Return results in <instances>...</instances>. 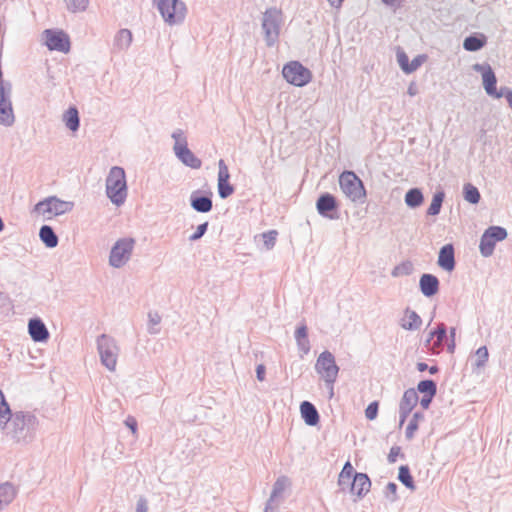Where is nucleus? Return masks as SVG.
Returning <instances> with one entry per match:
<instances>
[{
  "label": "nucleus",
  "instance_id": "nucleus-34",
  "mask_svg": "<svg viewBox=\"0 0 512 512\" xmlns=\"http://www.w3.org/2000/svg\"><path fill=\"white\" fill-rule=\"evenodd\" d=\"M11 414L12 413L5 396L0 390V430H4V427L11 419Z\"/></svg>",
  "mask_w": 512,
  "mask_h": 512
},
{
  "label": "nucleus",
  "instance_id": "nucleus-14",
  "mask_svg": "<svg viewBox=\"0 0 512 512\" xmlns=\"http://www.w3.org/2000/svg\"><path fill=\"white\" fill-rule=\"evenodd\" d=\"M45 43L50 50L68 52L70 42L68 36L62 31L46 30L44 32Z\"/></svg>",
  "mask_w": 512,
  "mask_h": 512
},
{
  "label": "nucleus",
  "instance_id": "nucleus-10",
  "mask_svg": "<svg viewBox=\"0 0 512 512\" xmlns=\"http://www.w3.org/2000/svg\"><path fill=\"white\" fill-rule=\"evenodd\" d=\"M14 123L12 84L8 81H2L0 82V124L5 127H11Z\"/></svg>",
  "mask_w": 512,
  "mask_h": 512
},
{
  "label": "nucleus",
  "instance_id": "nucleus-26",
  "mask_svg": "<svg viewBox=\"0 0 512 512\" xmlns=\"http://www.w3.org/2000/svg\"><path fill=\"white\" fill-rule=\"evenodd\" d=\"M354 475H355L354 468H353L352 464L349 461H347L344 464V466L338 476L339 487L342 490L349 488V486L352 483L351 479L354 478Z\"/></svg>",
  "mask_w": 512,
  "mask_h": 512
},
{
  "label": "nucleus",
  "instance_id": "nucleus-37",
  "mask_svg": "<svg viewBox=\"0 0 512 512\" xmlns=\"http://www.w3.org/2000/svg\"><path fill=\"white\" fill-rule=\"evenodd\" d=\"M463 194L464 199L471 204H477L480 201L479 190L470 183L464 185Z\"/></svg>",
  "mask_w": 512,
  "mask_h": 512
},
{
  "label": "nucleus",
  "instance_id": "nucleus-12",
  "mask_svg": "<svg viewBox=\"0 0 512 512\" xmlns=\"http://www.w3.org/2000/svg\"><path fill=\"white\" fill-rule=\"evenodd\" d=\"M282 75L288 83L298 87L306 85L311 80V72L297 61L286 64Z\"/></svg>",
  "mask_w": 512,
  "mask_h": 512
},
{
  "label": "nucleus",
  "instance_id": "nucleus-23",
  "mask_svg": "<svg viewBox=\"0 0 512 512\" xmlns=\"http://www.w3.org/2000/svg\"><path fill=\"white\" fill-rule=\"evenodd\" d=\"M300 413L304 422L309 426H315L319 422V414L315 406L308 402L303 401L300 405Z\"/></svg>",
  "mask_w": 512,
  "mask_h": 512
},
{
  "label": "nucleus",
  "instance_id": "nucleus-48",
  "mask_svg": "<svg viewBox=\"0 0 512 512\" xmlns=\"http://www.w3.org/2000/svg\"><path fill=\"white\" fill-rule=\"evenodd\" d=\"M230 179V173L224 160L220 159L218 162V177L217 181H225Z\"/></svg>",
  "mask_w": 512,
  "mask_h": 512
},
{
  "label": "nucleus",
  "instance_id": "nucleus-15",
  "mask_svg": "<svg viewBox=\"0 0 512 512\" xmlns=\"http://www.w3.org/2000/svg\"><path fill=\"white\" fill-rule=\"evenodd\" d=\"M28 333L34 342H46L49 339V331L40 318H32L28 321Z\"/></svg>",
  "mask_w": 512,
  "mask_h": 512
},
{
  "label": "nucleus",
  "instance_id": "nucleus-52",
  "mask_svg": "<svg viewBox=\"0 0 512 512\" xmlns=\"http://www.w3.org/2000/svg\"><path fill=\"white\" fill-rule=\"evenodd\" d=\"M295 340H296V343H297V346H298V349L300 352V356L303 357L304 355H307L310 351L309 339L303 338V339H295Z\"/></svg>",
  "mask_w": 512,
  "mask_h": 512
},
{
  "label": "nucleus",
  "instance_id": "nucleus-38",
  "mask_svg": "<svg viewBox=\"0 0 512 512\" xmlns=\"http://www.w3.org/2000/svg\"><path fill=\"white\" fill-rule=\"evenodd\" d=\"M489 353L486 346L478 348L473 356V366L477 369L483 368L488 361Z\"/></svg>",
  "mask_w": 512,
  "mask_h": 512
},
{
  "label": "nucleus",
  "instance_id": "nucleus-5",
  "mask_svg": "<svg viewBox=\"0 0 512 512\" xmlns=\"http://www.w3.org/2000/svg\"><path fill=\"white\" fill-rule=\"evenodd\" d=\"M96 345L101 364L110 372L116 371L120 353L117 341L106 334H102L97 337Z\"/></svg>",
  "mask_w": 512,
  "mask_h": 512
},
{
  "label": "nucleus",
  "instance_id": "nucleus-47",
  "mask_svg": "<svg viewBox=\"0 0 512 512\" xmlns=\"http://www.w3.org/2000/svg\"><path fill=\"white\" fill-rule=\"evenodd\" d=\"M161 322V317L157 313H149V326L148 331L151 334H156L159 332L157 326Z\"/></svg>",
  "mask_w": 512,
  "mask_h": 512
},
{
  "label": "nucleus",
  "instance_id": "nucleus-2",
  "mask_svg": "<svg viewBox=\"0 0 512 512\" xmlns=\"http://www.w3.org/2000/svg\"><path fill=\"white\" fill-rule=\"evenodd\" d=\"M106 195L117 207L122 206L128 196V186L125 170L120 166L110 168L105 180Z\"/></svg>",
  "mask_w": 512,
  "mask_h": 512
},
{
  "label": "nucleus",
  "instance_id": "nucleus-3",
  "mask_svg": "<svg viewBox=\"0 0 512 512\" xmlns=\"http://www.w3.org/2000/svg\"><path fill=\"white\" fill-rule=\"evenodd\" d=\"M283 25L284 15L280 9L270 7L263 12L261 30L266 46L273 47L277 44Z\"/></svg>",
  "mask_w": 512,
  "mask_h": 512
},
{
  "label": "nucleus",
  "instance_id": "nucleus-27",
  "mask_svg": "<svg viewBox=\"0 0 512 512\" xmlns=\"http://www.w3.org/2000/svg\"><path fill=\"white\" fill-rule=\"evenodd\" d=\"M436 337V340L431 345V350L435 353H438L442 347V342L444 338H446V329L443 324H441L436 330L431 331L429 333V338L427 339V345H430L433 338Z\"/></svg>",
  "mask_w": 512,
  "mask_h": 512
},
{
  "label": "nucleus",
  "instance_id": "nucleus-20",
  "mask_svg": "<svg viewBox=\"0 0 512 512\" xmlns=\"http://www.w3.org/2000/svg\"><path fill=\"white\" fill-rule=\"evenodd\" d=\"M422 325L421 317L413 310L407 308L400 320V326L404 330L416 331L419 330Z\"/></svg>",
  "mask_w": 512,
  "mask_h": 512
},
{
  "label": "nucleus",
  "instance_id": "nucleus-35",
  "mask_svg": "<svg viewBox=\"0 0 512 512\" xmlns=\"http://www.w3.org/2000/svg\"><path fill=\"white\" fill-rule=\"evenodd\" d=\"M171 137L174 140L173 152L188 147L187 137L182 129H175L172 132Z\"/></svg>",
  "mask_w": 512,
  "mask_h": 512
},
{
  "label": "nucleus",
  "instance_id": "nucleus-41",
  "mask_svg": "<svg viewBox=\"0 0 512 512\" xmlns=\"http://www.w3.org/2000/svg\"><path fill=\"white\" fill-rule=\"evenodd\" d=\"M417 389L425 395L433 397L436 394V383L433 380H423L418 383Z\"/></svg>",
  "mask_w": 512,
  "mask_h": 512
},
{
  "label": "nucleus",
  "instance_id": "nucleus-4",
  "mask_svg": "<svg viewBox=\"0 0 512 512\" xmlns=\"http://www.w3.org/2000/svg\"><path fill=\"white\" fill-rule=\"evenodd\" d=\"M74 208V202L64 201L56 196H49L39 201L33 211L42 216L44 220H51L55 217L69 213Z\"/></svg>",
  "mask_w": 512,
  "mask_h": 512
},
{
  "label": "nucleus",
  "instance_id": "nucleus-59",
  "mask_svg": "<svg viewBox=\"0 0 512 512\" xmlns=\"http://www.w3.org/2000/svg\"><path fill=\"white\" fill-rule=\"evenodd\" d=\"M265 372H266V369H265V366L263 364H259L257 367H256V377L259 381H264L265 380Z\"/></svg>",
  "mask_w": 512,
  "mask_h": 512
},
{
  "label": "nucleus",
  "instance_id": "nucleus-1",
  "mask_svg": "<svg viewBox=\"0 0 512 512\" xmlns=\"http://www.w3.org/2000/svg\"><path fill=\"white\" fill-rule=\"evenodd\" d=\"M38 425L36 416L31 413L16 412L4 427L6 435L17 443H27L34 437Z\"/></svg>",
  "mask_w": 512,
  "mask_h": 512
},
{
  "label": "nucleus",
  "instance_id": "nucleus-11",
  "mask_svg": "<svg viewBox=\"0 0 512 512\" xmlns=\"http://www.w3.org/2000/svg\"><path fill=\"white\" fill-rule=\"evenodd\" d=\"M507 230L501 226H490L480 238L479 251L483 257H490L494 253L495 245L507 238Z\"/></svg>",
  "mask_w": 512,
  "mask_h": 512
},
{
  "label": "nucleus",
  "instance_id": "nucleus-55",
  "mask_svg": "<svg viewBox=\"0 0 512 512\" xmlns=\"http://www.w3.org/2000/svg\"><path fill=\"white\" fill-rule=\"evenodd\" d=\"M501 97H505L508 103V106L512 109V90L508 87H501L499 90V95Z\"/></svg>",
  "mask_w": 512,
  "mask_h": 512
},
{
  "label": "nucleus",
  "instance_id": "nucleus-16",
  "mask_svg": "<svg viewBox=\"0 0 512 512\" xmlns=\"http://www.w3.org/2000/svg\"><path fill=\"white\" fill-rule=\"evenodd\" d=\"M371 488V481L364 473H355L351 485L350 493L356 495L359 499L363 498Z\"/></svg>",
  "mask_w": 512,
  "mask_h": 512
},
{
  "label": "nucleus",
  "instance_id": "nucleus-13",
  "mask_svg": "<svg viewBox=\"0 0 512 512\" xmlns=\"http://www.w3.org/2000/svg\"><path fill=\"white\" fill-rule=\"evenodd\" d=\"M473 70L481 73L483 88L485 92L491 97L497 99L501 98V96H498L499 91L496 89L497 79L491 66L489 64L477 63L473 65Z\"/></svg>",
  "mask_w": 512,
  "mask_h": 512
},
{
  "label": "nucleus",
  "instance_id": "nucleus-43",
  "mask_svg": "<svg viewBox=\"0 0 512 512\" xmlns=\"http://www.w3.org/2000/svg\"><path fill=\"white\" fill-rule=\"evenodd\" d=\"M277 235L276 230H270L261 234L266 250H271L275 246Z\"/></svg>",
  "mask_w": 512,
  "mask_h": 512
},
{
  "label": "nucleus",
  "instance_id": "nucleus-25",
  "mask_svg": "<svg viewBox=\"0 0 512 512\" xmlns=\"http://www.w3.org/2000/svg\"><path fill=\"white\" fill-rule=\"evenodd\" d=\"M487 43V37L484 34L468 36L463 41V48L466 51L475 52L482 49Z\"/></svg>",
  "mask_w": 512,
  "mask_h": 512
},
{
  "label": "nucleus",
  "instance_id": "nucleus-31",
  "mask_svg": "<svg viewBox=\"0 0 512 512\" xmlns=\"http://www.w3.org/2000/svg\"><path fill=\"white\" fill-rule=\"evenodd\" d=\"M289 486H290V480L288 477H286V476L278 477L273 484L270 496L284 500L285 499L284 493Z\"/></svg>",
  "mask_w": 512,
  "mask_h": 512
},
{
  "label": "nucleus",
  "instance_id": "nucleus-21",
  "mask_svg": "<svg viewBox=\"0 0 512 512\" xmlns=\"http://www.w3.org/2000/svg\"><path fill=\"white\" fill-rule=\"evenodd\" d=\"M174 154L183 165L191 169L201 168L202 161L188 147L176 151Z\"/></svg>",
  "mask_w": 512,
  "mask_h": 512
},
{
  "label": "nucleus",
  "instance_id": "nucleus-45",
  "mask_svg": "<svg viewBox=\"0 0 512 512\" xmlns=\"http://www.w3.org/2000/svg\"><path fill=\"white\" fill-rule=\"evenodd\" d=\"M284 500L270 496L267 500L264 512H278L280 505Z\"/></svg>",
  "mask_w": 512,
  "mask_h": 512
},
{
  "label": "nucleus",
  "instance_id": "nucleus-54",
  "mask_svg": "<svg viewBox=\"0 0 512 512\" xmlns=\"http://www.w3.org/2000/svg\"><path fill=\"white\" fill-rule=\"evenodd\" d=\"M377 413H378V403L377 402L370 403L365 410V416L369 420H374L377 417Z\"/></svg>",
  "mask_w": 512,
  "mask_h": 512
},
{
  "label": "nucleus",
  "instance_id": "nucleus-39",
  "mask_svg": "<svg viewBox=\"0 0 512 512\" xmlns=\"http://www.w3.org/2000/svg\"><path fill=\"white\" fill-rule=\"evenodd\" d=\"M398 479L410 490H415L413 478L410 474L408 466L402 465L399 468Z\"/></svg>",
  "mask_w": 512,
  "mask_h": 512
},
{
  "label": "nucleus",
  "instance_id": "nucleus-63",
  "mask_svg": "<svg viewBox=\"0 0 512 512\" xmlns=\"http://www.w3.org/2000/svg\"><path fill=\"white\" fill-rule=\"evenodd\" d=\"M7 301H8L7 296L3 292L0 291V307L6 306Z\"/></svg>",
  "mask_w": 512,
  "mask_h": 512
},
{
  "label": "nucleus",
  "instance_id": "nucleus-29",
  "mask_svg": "<svg viewBox=\"0 0 512 512\" xmlns=\"http://www.w3.org/2000/svg\"><path fill=\"white\" fill-rule=\"evenodd\" d=\"M418 402V395L414 389H408L404 392L400 402V410L411 412Z\"/></svg>",
  "mask_w": 512,
  "mask_h": 512
},
{
  "label": "nucleus",
  "instance_id": "nucleus-19",
  "mask_svg": "<svg viewBox=\"0 0 512 512\" xmlns=\"http://www.w3.org/2000/svg\"><path fill=\"white\" fill-rule=\"evenodd\" d=\"M419 286L424 296L431 297L439 290V280L432 274H423L420 277Z\"/></svg>",
  "mask_w": 512,
  "mask_h": 512
},
{
  "label": "nucleus",
  "instance_id": "nucleus-53",
  "mask_svg": "<svg viewBox=\"0 0 512 512\" xmlns=\"http://www.w3.org/2000/svg\"><path fill=\"white\" fill-rule=\"evenodd\" d=\"M410 270H411V264L410 263H403L401 265L396 266L392 270L391 274H392L393 277H398V276L403 275V274H409Z\"/></svg>",
  "mask_w": 512,
  "mask_h": 512
},
{
  "label": "nucleus",
  "instance_id": "nucleus-32",
  "mask_svg": "<svg viewBox=\"0 0 512 512\" xmlns=\"http://www.w3.org/2000/svg\"><path fill=\"white\" fill-rule=\"evenodd\" d=\"M16 495L14 487L9 483L0 485V510L9 505Z\"/></svg>",
  "mask_w": 512,
  "mask_h": 512
},
{
  "label": "nucleus",
  "instance_id": "nucleus-58",
  "mask_svg": "<svg viewBox=\"0 0 512 512\" xmlns=\"http://www.w3.org/2000/svg\"><path fill=\"white\" fill-rule=\"evenodd\" d=\"M303 338H308L307 327L304 324L297 327V329L295 331V339H303Z\"/></svg>",
  "mask_w": 512,
  "mask_h": 512
},
{
  "label": "nucleus",
  "instance_id": "nucleus-8",
  "mask_svg": "<svg viewBox=\"0 0 512 512\" xmlns=\"http://www.w3.org/2000/svg\"><path fill=\"white\" fill-rule=\"evenodd\" d=\"M315 370L324 380L326 387L331 388V395H334V383L339 373L334 355L330 351H323L316 360Z\"/></svg>",
  "mask_w": 512,
  "mask_h": 512
},
{
  "label": "nucleus",
  "instance_id": "nucleus-61",
  "mask_svg": "<svg viewBox=\"0 0 512 512\" xmlns=\"http://www.w3.org/2000/svg\"><path fill=\"white\" fill-rule=\"evenodd\" d=\"M432 398L433 397H430V395H425L421 400H420V405L424 408V409H427L432 401Z\"/></svg>",
  "mask_w": 512,
  "mask_h": 512
},
{
  "label": "nucleus",
  "instance_id": "nucleus-50",
  "mask_svg": "<svg viewBox=\"0 0 512 512\" xmlns=\"http://www.w3.org/2000/svg\"><path fill=\"white\" fill-rule=\"evenodd\" d=\"M420 418V415L418 413H415L413 415V419L409 422L407 428H406V437L408 439H411L414 435V432L418 428L417 420Z\"/></svg>",
  "mask_w": 512,
  "mask_h": 512
},
{
  "label": "nucleus",
  "instance_id": "nucleus-64",
  "mask_svg": "<svg viewBox=\"0 0 512 512\" xmlns=\"http://www.w3.org/2000/svg\"><path fill=\"white\" fill-rule=\"evenodd\" d=\"M332 7L340 8L343 0H327Z\"/></svg>",
  "mask_w": 512,
  "mask_h": 512
},
{
  "label": "nucleus",
  "instance_id": "nucleus-24",
  "mask_svg": "<svg viewBox=\"0 0 512 512\" xmlns=\"http://www.w3.org/2000/svg\"><path fill=\"white\" fill-rule=\"evenodd\" d=\"M191 207L201 213H207L211 211L213 204L210 197L198 196L196 193H192L190 197Z\"/></svg>",
  "mask_w": 512,
  "mask_h": 512
},
{
  "label": "nucleus",
  "instance_id": "nucleus-51",
  "mask_svg": "<svg viewBox=\"0 0 512 512\" xmlns=\"http://www.w3.org/2000/svg\"><path fill=\"white\" fill-rule=\"evenodd\" d=\"M208 228V222H204L197 226L196 231L189 236L190 241H197L206 233Z\"/></svg>",
  "mask_w": 512,
  "mask_h": 512
},
{
  "label": "nucleus",
  "instance_id": "nucleus-42",
  "mask_svg": "<svg viewBox=\"0 0 512 512\" xmlns=\"http://www.w3.org/2000/svg\"><path fill=\"white\" fill-rule=\"evenodd\" d=\"M217 188L222 199H226L234 193V187L229 183V180L217 181Z\"/></svg>",
  "mask_w": 512,
  "mask_h": 512
},
{
  "label": "nucleus",
  "instance_id": "nucleus-30",
  "mask_svg": "<svg viewBox=\"0 0 512 512\" xmlns=\"http://www.w3.org/2000/svg\"><path fill=\"white\" fill-rule=\"evenodd\" d=\"M39 237L48 248H54L58 244V237L52 227L44 225L40 228Z\"/></svg>",
  "mask_w": 512,
  "mask_h": 512
},
{
  "label": "nucleus",
  "instance_id": "nucleus-33",
  "mask_svg": "<svg viewBox=\"0 0 512 512\" xmlns=\"http://www.w3.org/2000/svg\"><path fill=\"white\" fill-rule=\"evenodd\" d=\"M424 201L423 193L418 188H412L405 194V203L410 208L419 207Z\"/></svg>",
  "mask_w": 512,
  "mask_h": 512
},
{
  "label": "nucleus",
  "instance_id": "nucleus-44",
  "mask_svg": "<svg viewBox=\"0 0 512 512\" xmlns=\"http://www.w3.org/2000/svg\"><path fill=\"white\" fill-rule=\"evenodd\" d=\"M396 57H397V62L400 66V68L402 69V71L406 74H408V70H409V58L407 56V54L402 50V49H398L397 50V53H396Z\"/></svg>",
  "mask_w": 512,
  "mask_h": 512
},
{
  "label": "nucleus",
  "instance_id": "nucleus-17",
  "mask_svg": "<svg viewBox=\"0 0 512 512\" xmlns=\"http://www.w3.org/2000/svg\"><path fill=\"white\" fill-rule=\"evenodd\" d=\"M437 264L445 271L451 272L454 270L455 258L452 244H446L440 249Z\"/></svg>",
  "mask_w": 512,
  "mask_h": 512
},
{
  "label": "nucleus",
  "instance_id": "nucleus-7",
  "mask_svg": "<svg viewBox=\"0 0 512 512\" xmlns=\"http://www.w3.org/2000/svg\"><path fill=\"white\" fill-rule=\"evenodd\" d=\"M157 9L169 26L181 25L187 16V6L181 0H157Z\"/></svg>",
  "mask_w": 512,
  "mask_h": 512
},
{
  "label": "nucleus",
  "instance_id": "nucleus-22",
  "mask_svg": "<svg viewBox=\"0 0 512 512\" xmlns=\"http://www.w3.org/2000/svg\"><path fill=\"white\" fill-rule=\"evenodd\" d=\"M316 208L320 215L333 219L334 217L328 213L336 209L335 197L329 193L321 195L317 200Z\"/></svg>",
  "mask_w": 512,
  "mask_h": 512
},
{
  "label": "nucleus",
  "instance_id": "nucleus-60",
  "mask_svg": "<svg viewBox=\"0 0 512 512\" xmlns=\"http://www.w3.org/2000/svg\"><path fill=\"white\" fill-rule=\"evenodd\" d=\"M400 448L399 447H392L390 450V453L388 455V461L390 463H394L396 461L397 456L399 455Z\"/></svg>",
  "mask_w": 512,
  "mask_h": 512
},
{
  "label": "nucleus",
  "instance_id": "nucleus-6",
  "mask_svg": "<svg viewBox=\"0 0 512 512\" xmlns=\"http://www.w3.org/2000/svg\"><path fill=\"white\" fill-rule=\"evenodd\" d=\"M342 193L353 203H364L366 190L362 180L353 171H344L339 176Z\"/></svg>",
  "mask_w": 512,
  "mask_h": 512
},
{
  "label": "nucleus",
  "instance_id": "nucleus-28",
  "mask_svg": "<svg viewBox=\"0 0 512 512\" xmlns=\"http://www.w3.org/2000/svg\"><path fill=\"white\" fill-rule=\"evenodd\" d=\"M63 122L69 130H71L72 132H76L80 126L78 110L75 107H70L63 114Z\"/></svg>",
  "mask_w": 512,
  "mask_h": 512
},
{
  "label": "nucleus",
  "instance_id": "nucleus-18",
  "mask_svg": "<svg viewBox=\"0 0 512 512\" xmlns=\"http://www.w3.org/2000/svg\"><path fill=\"white\" fill-rule=\"evenodd\" d=\"M132 41V32L129 29H120L114 36L113 49L116 52H125L131 46Z\"/></svg>",
  "mask_w": 512,
  "mask_h": 512
},
{
  "label": "nucleus",
  "instance_id": "nucleus-46",
  "mask_svg": "<svg viewBox=\"0 0 512 512\" xmlns=\"http://www.w3.org/2000/svg\"><path fill=\"white\" fill-rule=\"evenodd\" d=\"M384 495L390 502H395L398 499L397 485L394 482H389L385 487Z\"/></svg>",
  "mask_w": 512,
  "mask_h": 512
},
{
  "label": "nucleus",
  "instance_id": "nucleus-40",
  "mask_svg": "<svg viewBox=\"0 0 512 512\" xmlns=\"http://www.w3.org/2000/svg\"><path fill=\"white\" fill-rule=\"evenodd\" d=\"M67 9L72 13L83 12L89 5V0H64Z\"/></svg>",
  "mask_w": 512,
  "mask_h": 512
},
{
  "label": "nucleus",
  "instance_id": "nucleus-49",
  "mask_svg": "<svg viewBox=\"0 0 512 512\" xmlns=\"http://www.w3.org/2000/svg\"><path fill=\"white\" fill-rule=\"evenodd\" d=\"M427 59V56L422 54L416 56L410 63H409V70L408 74H411L415 72Z\"/></svg>",
  "mask_w": 512,
  "mask_h": 512
},
{
  "label": "nucleus",
  "instance_id": "nucleus-62",
  "mask_svg": "<svg viewBox=\"0 0 512 512\" xmlns=\"http://www.w3.org/2000/svg\"><path fill=\"white\" fill-rule=\"evenodd\" d=\"M407 92H408V94H409L410 96H414V95H416V93H417V88H416V86H415V84H414V83H411V84L409 85V87H408V91H407Z\"/></svg>",
  "mask_w": 512,
  "mask_h": 512
},
{
  "label": "nucleus",
  "instance_id": "nucleus-56",
  "mask_svg": "<svg viewBox=\"0 0 512 512\" xmlns=\"http://www.w3.org/2000/svg\"><path fill=\"white\" fill-rule=\"evenodd\" d=\"M136 512H148V501L145 497L140 496L136 502Z\"/></svg>",
  "mask_w": 512,
  "mask_h": 512
},
{
  "label": "nucleus",
  "instance_id": "nucleus-57",
  "mask_svg": "<svg viewBox=\"0 0 512 512\" xmlns=\"http://www.w3.org/2000/svg\"><path fill=\"white\" fill-rule=\"evenodd\" d=\"M125 425L131 430L134 436H137V421L134 417L128 416L125 420Z\"/></svg>",
  "mask_w": 512,
  "mask_h": 512
},
{
  "label": "nucleus",
  "instance_id": "nucleus-9",
  "mask_svg": "<svg viewBox=\"0 0 512 512\" xmlns=\"http://www.w3.org/2000/svg\"><path fill=\"white\" fill-rule=\"evenodd\" d=\"M135 246L132 238H121L112 246L109 254V265L119 269L124 267L131 259Z\"/></svg>",
  "mask_w": 512,
  "mask_h": 512
},
{
  "label": "nucleus",
  "instance_id": "nucleus-36",
  "mask_svg": "<svg viewBox=\"0 0 512 512\" xmlns=\"http://www.w3.org/2000/svg\"><path fill=\"white\" fill-rule=\"evenodd\" d=\"M444 192L439 191L433 195L431 204L427 210V214L430 216H436L440 213L441 206L444 200Z\"/></svg>",
  "mask_w": 512,
  "mask_h": 512
}]
</instances>
